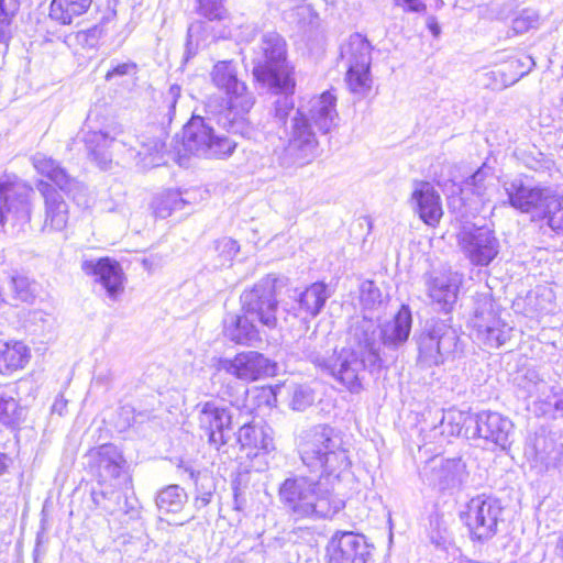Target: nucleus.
<instances>
[{"label":"nucleus","mask_w":563,"mask_h":563,"mask_svg":"<svg viewBox=\"0 0 563 563\" xmlns=\"http://www.w3.org/2000/svg\"><path fill=\"white\" fill-rule=\"evenodd\" d=\"M196 10L210 21L222 20L227 13L222 2H198Z\"/></svg>","instance_id":"603ef678"},{"label":"nucleus","mask_w":563,"mask_h":563,"mask_svg":"<svg viewBox=\"0 0 563 563\" xmlns=\"http://www.w3.org/2000/svg\"><path fill=\"white\" fill-rule=\"evenodd\" d=\"M214 251L220 266H224L233 261L240 251L238 241L223 236L214 242Z\"/></svg>","instance_id":"37998d69"},{"label":"nucleus","mask_w":563,"mask_h":563,"mask_svg":"<svg viewBox=\"0 0 563 563\" xmlns=\"http://www.w3.org/2000/svg\"><path fill=\"white\" fill-rule=\"evenodd\" d=\"M298 13H306L310 12V5H298L297 7Z\"/></svg>","instance_id":"0e129e2a"},{"label":"nucleus","mask_w":563,"mask_h":563,"mask_svg":"<svg viewBox=\"0 0 563 563\" xmlns=\"http://www.w3.org/2000/svg\"><path fill=\"white\" fill-rule=\"evenodd\" d=\"M554 301L553 289L545 285H539L526 297V312L529 314L549 313L554 309Z\"/></svg>","instance_id":"f704fd0d"},{"label":"nucleus","mask_w":563,"mask_h":563,"mask_svg":"<svg viewBox=\"0 0 563 563\" xmlns=\"http://www.w3.org/2000/svg\"><path fill=\"white\" fill-rule=\"evenodd\" d=\"M86 457L89 468L98 476L100 482L119 478L125 466L122 453L112 443L90 449Z\"/></svg>","instance_id":"b1692460"},{"label":"nucleus","mask_w":563,"mask_h":563,"mask_svg":"<svg viewBox=\"0 0 563 563\" xmlns=\"http://www.w3.org/2000/svg\"><path fill=\"white\" fill-rule=\"evenodd\" d=\"M559 549H560V551H561V552H562V554H563V537H562V538L560 539V541H559Z\"/></svg>","instance_id":"69168bd1"},{"label":"nucleus","mask_w":563,"mask_h":563,"mask_svg":"<svg viewBox=\"0 0 563 563\" xmlns=\"http://www.w3.org/2000/svg\"><path fill=\"white\" fill-rule=\"evenodd\" d=\"M457 345L454 328L443 320H431L418 338L419 361L426 366H438L456 352Z\"/></svg>","instance_id":"f8f14e48"},{"label":"nucleus","mask_w":563,"mask_h":563,"mask_svg":"<svg viewBox=\"0 0 563 563\" xmlns=\"http://www.w3.org/2000/svg\"><path fill=\"white\" fill-rule=\"evenodd\" d=\"M286 44L279 34L266 33L252 56L253 75L258 82L278 92L292 93L295 81L286 62Z\"/></svg>","instance_id":"0eeeda50"},{"label":"nucleus","mask_w":563,"mask_h":563,"mask_svg":"<svg viewBox=\"0 0 563 563\" xmlns=\"http://www.w3.org/2000/svg\"><path fill=\"white\" fill-rule=\"evenodd\" d=\"M503 506L499 499L487 495H478L467 503L462 519L473 539L486 541L497 533Z\"/></svg>","instance_id":"4468645a"},{"label":"nucleus","mask_w":563,"mask_h":563,"mask_svg":"<svg viewBox=\"0 0 563 563\" xmlns=\"http://www.w3.org/2000/svg\"><path fill=\"white\" fill-rule=\"evenodd\" d=\"M11 285L14 296L22 302H32L34 299V289L26 277L14 276L11 278Z\"/></svg>","instance_id":"09e8293b"},{"label":"nucleus","mask_w":563,"mask_h":563,"mask_svg":"<svg viewBox=\"0 0 563 563\" xmlns=\"http://www.w3.org/2000/svg\"><path fill=\"white\" fill-rule=\"evenodd\" d=\"M199 408L198 421L208 441L217 450L232 439L233 413L230 408L221 407L214 401H206Z\"/></svg>","instance_id":"aec40b11"},{"label":"nucleus","mask_w":563,"mask_h":563,"mask_svg":"<svg viewBox=\"0 0 563 563\" xmlns=\"http://www.w3.org/2000/svg\"><path fill=\"white\" fill-rule=\"evenodd\" d=\"M31 360L30 349L21 341L0 342V374L11 375L23 369Z\"/></svg>","instance_id":"7c9ffc66"},{"label":"nucleus","mask_w":563,"mask_h":563,"mask_svg":"<svg viewBox=\"0 0 563 563\" xmlns=\"http://www.w3.org/2000/svg\"><path fill=\"white\" fill-rule=\"evenodd\" d=\"M376 332L374 321L363 318L351 325L346 346L332 355L323 351V339L316 332L300 339L298 345L316 366L327 371L349 391L358 394L363 389L365 371L375 373L383 367Z\"/></svg>","instance_id":"f257e3e1"},{"label":"nucleus","mask_w":563,"mask_h":563,"mask_svg":"<svg viewBox=\"0 0 563 563\" xmlns=\"http://www.w3.org/2000/svg\"><path fill=\"white\" fill-rule=\"evenodd\" d=\"M286 285L283 278L267 275L241 295L242 312L261 324L274 329L277 327V296Z\"/></svg>","instance_id":"9d476101"},{"label":"nucleus","mask_w":563,"mask_h":563,"mask_svg":"<svg viewBox=\"0 0 563 563\" xmlns=\"http://www.w3.org/2000/svg\"><path fill=\"white\" fill-rule=\"evenodd\" d=\"M313 400V393L309 387L298 386L292 391L290 405L294 410L302 411L311 406Z\"/></svg>","instance_id":"8fccbe9b"},{"label":"nucleus","mask_w":563,"mask_h":563,"mask_svg":"<svg viewBox=\"0 0 563 563\" xmlns=\"http://www.w3.org/2000/svg\"><path fill=\"white\" fill-rule=\"evenodd\" d=\"M334 482L320 476L286 478L279 487V501L290 516L298 519H327L344 508V500L334 493Z\"/></svg>","instance_id":"7ed1b4c3"},{"label":"nucleus","mask_w":563,"mask_h":563,"mask_svg":"<svg viewBox=\"0 0 563 563\" xmlns=\"http://www.w3.org/2000/svg\"><path fill=\"white\" fill-rule=\"evenodd\" d=\"M509 205L530 213L532 220H547L548 227L563 236V196L551 187L530 186L520 179L504 185Z\"/></svg>","instance_id":"39448f33"},{"label":"nucleus","mask_w":563,"mask_h":563,"mask_svg":"<svg viewBox=\"0 0 563 563\" xmlns=\"http://www.w3.org/2000/svg\"><path fill=\"white\" fill-rule=\"evenodd\" d=\"M88 10L86 2H49V16L62 23H71L74 16L81 15Z\"/></svg>","instance_id":"58836bf2"},{"label":"nucleus","mask_w":563,"mask_h":563,"mask_svg":"<svg viewBox=\"0 0 563 563\" xmlns=\"http://www.w3.org/2000/svg\"><path fill=\"white\" fill-rule=\"evenodd\" d=\"M408 7L405 10L412 11V12H419L424 9L423 2H406Z\"/></svg>","instance_id":"680f3d73"},{"label":"nucleus","mask_w":563,"mask_h":563,"mask_svg":"<svg viewBox=\"0 0 563 563\" xmlns=\"http://www.w3.org/2000/svg\"><path fill=\"white\" fill-rule=\"evenodd\" d=\"M336 98L325 91L312 97L301 104L290 119L287 129V143L275 151L277 162L282 167H301L311 163L318 156L319 142L311 123L322 133H329L338 125Z\"/></svg>","instance_id":"f03ea898"},{"label":"nucleus","mask_w":563,"mask_h":563,"mask_svg":"<svg viewBox=\"0 0 563 563\" xmlns=\"http://www.w3.org/2000/svg\"><path fill=\"white\" fill-rule=\"evenodd\" d=\"M462 283L463 276L457 272L432 274L426 278L427 295L439 310L450 312L457 301Z\"/></svg>","instance_id":"4be33fe9"},{"label":"nucleus","mask_w":563,"mask_h":563,"mask_svg":"<svg viewBox=\"0 0 563 563\" xmlns=\"http://www.w3.org/2000/svg\"><path fill=\"white\" fill-rule=\"evenodd\" d=\"M488 176V168L482 166L466 180V189L472 190L483 202L487 199V186L485 180Z\"/></svg>","instance_id":"a18cd8bd"},{"label":"nucleus","mask_w":563,"mask_h":563,"mask_svg":"<svg viewBox=\"0 0 563 563\" xmlns=\"http://www.w3.org/2000/svg\"><path fill=\"white\" fill-rule=\"evenodd\" d=\"M19 416V405L16 400L0 393V421L4 424H9L15 421Z\"/></svg>","instance_id":"de8ad7c7"},{"label":"nucleus","mask_w":563,"mask_h":563,"mask_svg":"<svg viewBox=\"0 0 563 563\" xmlns=\"http://www.w3.org/2000/svg\"><path fill=\"white\" fill-rule=\"evenodd\" d=\"M412 327V313L407 305H402L394 318L382 325L383 344L388 349H398L409 339Z\"/></svg>","instance_id":"cd10ccee"},{"label":"nucleus","mask_w":563,"mask_h":563,"mask_svg":"<svg viewBox=\"0 0 563 563\" xmlns=\"http://www.w3.org/2000/svg\"><path fill=\"white\" fill-rule=\"evenodd\" d=\"M410 203L419 218L430 227H435L443 216L440 195L428 181L415 183Z\"/></svg>","instance_id":"393cba45"},{"label":"nucleus","mask_w":563,"mask_h":563,"mask_svg":"<svg viewBox=\"0 0 563 563\" xmlns=\"http://www.w3.org/2000/svg\"><path fill=\"white\" fill-rule=\"evenodd\" d=\"M538 15L534 12L525 10L512 20V31L515 34H522L538 24Z\"/></svg>","instance_id":"3c124183"},{"label":"nucleus","mask_w":563,"mask_h":563,"mask_svg":"<svg viewBox=\"0 0 563 563\" xmlns=\"http://www.w3.org/2000/svg\"><path fill=\"white\" fill-rule=\"evenodd\" d=\"M101 35V30L98 27H91L87 31H80L77 33L76 38L78 43L87 47H96Z\"/></svg>","instance_id":"6e6d98bb"},{"label":"nucleus","mask_w":563,"mask_h":563,"mask_svg":"<svg viewBox=\"0 0 563 563\" xmlns=\"http://www.w3.org/2000/svg\"><path fill=\"white\" fill-rule=\"evenodd\" d=\"M327 563H369L371 550L362 534L336 531L325 548Z\"/></svg>","instance_id":"412c9836"},{"label":"nucleus","mask_w":563,"mask_h":563,"mask_svg":"<svg viewBox=\"0 0 563 563\" xmlns=\"http://www.w3.org/2000/svg\"><path fill=\"white\" fill-rule=\"evenodd\" d=\"M19 2H0V43H7L10 38V24L18 11Z\"/></svg>","instance_id":"c03bdc74"},{"label":"nucleus","mask_w":563,"mask_h":563,"mask_svg":"<svg viewBox=\"0 0 563 563\" xmlns=\"http://www.w3.org/2000/svg\"><path fill=\"white\" fill-rule=\"evenodd\" d=\"M81 268L86 274L97 277L111 300H118L124 289L123 273L118 262L108 257L89 260L82 262Z\"/></svg>","instance_id":"bb28decb"},{"label":"nucleus","mask_w":563,"mask_h":563,"mask_svg":"<svg viewBox=\"0 0 563 563\" xmlns=\"http://www.w3.org/2000/svg\"><path fill=\"white\" fill-rule=\"evenodd\" d=\"M181 145L185 154L222 159L232 155L236 142L225 135L216 134L206 119L192 117L183 129Z\"/></svg>","instance_id":"6e6552de"},{"label":"nucleus","mask_w":563,"mask_h":563,"mask_svg":"<svg viewBox=\"0 0 563 563\" xmlns=\"http://www.w3.org/2000/svg\"><path fill=\"white\" fill-rule=\"evenodd\" d=\"M298 452L302 463L320 476L339 481L347 472L351 461L341 434L332 427L318 424L302 430L298 435Z\"/></svg>","instance_id":"20e7f679"},{"label":"nucleus","mask_w":563,"mask_h":563,"mask_svg":"<svg viewBox=\"0 0 563 563\" xmlns=\"http://www.w3.org/2000/svg\"><path fill=\"white\" fill-rule=\"evenodd\" d=\"M536 63L529 55H523L518 58H512L507 62L506 69L510 73L509 80H505V86L514 85L521 77L529 74L534 67Z\"/></svg>","instance_id":"79ce46f5"},{"label":"nucleus","mask_w":563,"mask_h":563,"mask_svg":"<svg viewBox=\"0 0 563 563\" xmlns=\"http://www.w3.org/2000/svg\"><path fill=\"white\" fill-rule=\"evenodd\" d=\"M562 454L563 444L558 443L555 434L552 433H537L525 448L526 457L540 474L555 467Z\"/></svg>","instance_id":"5701e85b"},{"label":"nucleus","mask_w":563,"mask_h":563,"mask_svg":"<svg viewBox=\"0 0 563 563\" xmlns=\"http://www.w3.org/2000/svg\"><path fill=\"white\" fill-rule=\"evenodd\" d=\"M10 459L4 454L0 453V475L4 474L9 467Z\"/></svg>","instance_id":"052dcab7"},{"label":"nucleus","mask_w":563,"mask_h":563,"mask_svg":"<svg viewBox=\"0 0 563 563\" xmlns=\"http://www.w3.org/2000/svg\"><path fill=\"white\" fill-rule=\"evenodd\" d=\"M254 320L243 312L232 314L224 321V335L236 344H252L260 339Z\"/></svg>","instance_id":"2f4dec72"},{"label":"nucleus","mask_w":563,"mask_h":563,"mask_svg":"<svg viewBox=\"0 0 563 563\" xmlns=\"http://www.w3.org/2000/svg\"><path fill=\"white\" fill-rule=\"evenodd\" d=\"M330 297L324 283H313L302 291L298 299L299 309L310 317H317Z\"/></svg>","instance_id":"72a5a7b5"},{"label":"nucleus","mask_w":563,"mask_h":563,"mask_svg":"<svg viewBox=\"0 0 563 563\" xmlns=\"http://www.w3.org/2000/svg\"><path fill=\"white\" fill-rule=\"evenodd\" d=\"M103 508H104V509H107V510H109L110 512H113V511H114V509L109 508V507H107V506H103Z\"/></svg>","instance_id":"338daca9"},{"label":"nucleus","mask_w":563,"mask_h":563,"mask_svg":"<svg viewBox=\"0 0 563 563\" xmlns=\"http://www.w3.org/2000/svg\"><path fill=\"white\" fill-rule=\"evenodd\" d=\"M187 501V494L178 485H169L162 489L156 497V505L161 512L177 514Z\"/></svg>","instance_id":"e433bc0d"},{"label":"nucleus","mask_w":563,"mask_h":563,"mask_svg":"<svg viewBox=\"0 0 563 563\" xmlns=\"http://www.w3.org/2000/svg\"><path fill=\"white\" fill-rule=\"evenodd\" d=\"M372 46L361 34L350 36L341 47V57L347 66L346 84L349 89L358 96H365L372 88L371 63Z\"/></svg>","instance_id":"ddd939ff"},{"label":"nucleus","mask_w":563,"mask_h":563,"mask_svg":"<svg viewBox=\"0 0 563 563\" xmlns=\"http://www.w3.org/2000/svg\"><path fill=\"white\" fill-rule=\"evenodd\" d=\"M190 478L196 481L197 496L195 498V506L200 509L210 504L213 495V485L211 478L201 473H195L192 470L189 471Z\"/></svg>","instance_id":"a19ab883"},{"label":"nucleus","mask_w":563,"mask_h":563,"mask_svg":"<svg viewBox=\"0 0 563 563\" xmlns=\"http://www.w3.org/2000/svg\"><path fill=\"white\" fill-rule=\"evenodd\" d=\"M66 406V402L60 400V401H55L54 405H53V411H58L59 415H62V411L63 409L65 408Z\"/></svg>","instance_id":"e2e57ef3"},{"label":"nucleus","mask_w":563,"mask_h":563,"mask_svg":"<svg viewBox=\"0 0 563 563\" xmlns=\"http://www.w3.org/2000/svg\"><path fill=\"white\" fill-rule=\"evenodd\" d=\"M236 442L241 449L249 450L250 455H257L260 452L269 453L274 450V440L271 428L253 423H244L238 431Z\"/></svg>","instance_id":"c756f323"},{"label":"nucleus","mask_w":563,"mask_h":563,"mask_svg":"<svg viewBox=\"0 0 563 563\" xmlns=\"http://www.w3.org/2000/svg\"><path fill=\"white\" fill-rule=\"evenodd\" d=\"M186 203L179 191L168 190L154 199L153 209L157 217L165 219L173 211L181 210Z\"/></svg>","instance_id":"ea45409f"},{"label":"nucleus","mask_w":563,"mask_h":563,"mask_svg":"<svg viewBox=\"0 0 563 563\" xmlns=\"http://www.w3.org/2000/svg\"><path fill=\"white\" fill-rule=\"evenodd\" d=\"M211 76L214 85L229 96V107L218 117L219 125L234 134L249 135L251 128L246 114L254 106V97L238 79L235 66L232 62H219Z\"/></svg>","instance_id":"423d86ee"},{"label":"nucleus","mask_w":563,"mask_h":563,"mask_svg":"<svg viewBox=\"0 0 563 563\" xmlns=\"http://www.w3.org/2000/svg\"><path fill=\"white\" fill-rule=\"evenodd\" d=\"M464 256L474 266H487L499 253L494 231L486 227H463L457 235Z\"/></svg>","instance_id":"dca6fc26"},{"label":"nucleus","mask_w":563,"mask_h":563,"mask_svg":"<svg viewBox=\"0 0 563 563\" xmlns=\"http://www.w3.org/2000/svg\"><path fill=\"white\" fill-rule=\"evenodd\" d=\"M44 199H45V219L43 231H62L66 228L69 212L68 206L62 195L49 185H43Z\"/></svg>","instance_id":"c85d7f7f"},{"label":"nucleus","mask_w":563,"mask_h":563,"mask_svg":"<svg viewBox=\"0 0 563 563\" xmlns=\"http://www.w3.org/2000/svg\"><path fill=\"white\" fill-rule=\"evenodd\" d=\"M192 30H194V26H190L188 29V38H187V43H186V54H187V58L190 56V55H195L196 54V47H194L192 45Z\"/></svg>","instance_id":"bf43d9fd"},{"label":"nucleus","mask_w":563,"mask_h":563,"mask_svg":"<svg viewBox=\"0 0 563 563\" xmlns=\"http://www.w3.org/2000/svg\"><path fill=\"white\" fill-rule=\"evenodd\" d=\"M474 420L475 416H472L470 412L451 408L443 412L440 423L442 433L460 435L463 427L467 423H474Z\"/></svg>","instance_id":"4c0bfd02"},{"label":"nucleus","mask_w":563,"mask_h":563,"mask_svg":"<svg viewBox=\"0 0 563 563\" xmlns=\"http://www.w3.org/2000/svg\"><path fill=\"white\" fill-rule=\"evenodd\" d=\"M471 324L475 338L488 347L504 345L512 334V328L495 313L487 296L478 300Z\"/></svg>","instance_id":"2eb2a0df"},{"label":"nucleus","mask_w":563,"mask_h":563,"mask_svg":"<svg viewBox=\"0 0 563 563\" xmlns=\"http://www.w3.org/2000/svg\"><path fill=\"white\" fill-rule=\"evenodd\" d=\"M476 433L479 438L506 449L510 444L514 423L498 412L483 411L475 416Z\"/></svg>","instance_id":"a878e982"},{"label":"nucleus","mask_w":563,"mask_h":563,"mask_svg":"<svg viewBox=\"0 0 563 563\" xmlns=\"http://www.w3.org/2000/svg\"><path fill=\"white\" fill-rule=\"evenodd\" d=\"M360 299L364 307L374 308L382 302V292L372 280H364L360 287Z\"/></svg>","instance_id":"49530a36"},{"label":"nucleus","mask_w":563,"mask_h":563,"mask_svg":"<svg viewBox=\"0 0 563 563\" xmlns=\"http://www.w3.org/2000/svg\"><path fill=\"white\" fill-rule=\"evenodd\" d=\"M426 23H427V27L432 33V35L434 37H439V35L441 33V29H440V25H439L437 19L434 16H432V15L428 16Z\"/></svg>","instance_id":"13d9d810"},{"label":"nucleus","mask_w":563,"mask_h":563,"mask_svg":"<svg viewBox=\"0 0 563 563\" xmlns=\"http://www.w3.org/2000/svg\"><path fill=\"white\" fill-rule=\"evenodd\" d=\"M33 189L21 183L0 185V227L22 225L31 219Z\"/></svg>","instance_id":"6ab92c4d"},{"label":"nucleus","mask_w":563,"mask_h":563,"mask_svg":"<svg viewBox=\"0 0 563 563\" xmlns=\"http://www.w3.org/2000/svg\"><path fill=\"white\" fill-rule=\"evenodd\" d=\"M33 166L40 174L46 176L55 183L60 190L67 194L73 192L79 186L78 181L71 178L54 159L42 154L34 155Z\"/></svg>","instance_id":"473e14b6"},{"label":"nucleus","mask_w":563,"mask_h":563,"mask_svg":"<svg viewBox=\"0 0 563 563\" xmlns=\"http://www.w3.org/2000/svg\"><path fill=\"white\" fill-rule=\"evenodd\" d=\"M180 91L181 89L178 85H173L166 93L165 102L168 107L169 120H172V113L175 111L177 100L180 97Z\"/></svg>","instance_id":"4d7b16f0"},{"label":"nucleus","mask_w":563,"mask_h":563,"mask_svg":"<svg viewBox=\"0 0 563 563\" xmlns=\"http://www.w3.org/2000/svg\"><path fill=\"white\" fill-rule=\"evenodd\" d=\"M294 110V102L287 96L280 97L276 100L274 107V119L277 123L286 125L287 118Z\"/></svg>","instance_id":"864d4df0"},{"label":"nucleus","mask_w":563,"mask_h":563,"mask_svg":"<svg viewBox=\"0 0 563 563\" xmlns=\"http://www.w3.org/2000/svg\"><path fill=\"white\" fill-rule=\"evenodd\" d=\"M538 402L543 413L563 417V387L541 382L538 385Z\"/></svg>","instance_id":"c9c22d12"},{"label":"nucleus","mask_w":563,"mask_h":563,"mask_svg":"<svg viewBox=\"0 0 563 563\" xmlns=\"http://www.w3.org/2000/svg\"><path fill=\"white\" fill-rule=\"evenodd\" d=\"M217 368L243 382H255L276 374V363L254 351L242 352L233 358H219Z\"/></svg>","instance_id":"f3484780"},{"label":"nucleus","mask_w":563,"mask_h":563,"mask_svg":"<svg viewBox=\"0 0 563 563\" xmlns=\"http://www.w3.org/2000/svg\"><path fill=\"white\" fill-rule=\"evenodd\" d=\"M137 71V65L133 62L119 63L113 65L104 76L107 81H111L115 77H123L135 75Z\"/></svg>","instance_id":"5fc2aeb1"},{"label":"nucleus","mask_w":563,"mask_h":563,"mask_svg":"<svg viewBox=\"0 0 563 563\" xmlns=\"http://www.w3.org/2000/svg\"><path fill=\"white\" fill-rule=\"evenodd\" d=\"M421 476L441 492L457 490L467 479L466 464L461 457H433L423 466Z\"/></svg>","instance_id":"a211bd4d"},{"label":"nucleus","mask_w":563,"mask_h":563,"mask_svg":"<svg viewBox=\"0 0 563 563\" xmlns=\"http://www.w3.org/2000/svg\"><path fill=\"white\" fill-rule=\"evenodd\" d=\"M457 345L454 328L443 320H431L418 338L419 361L426 366H438L456 352Z\"/></svg>","instance_id":"9b49d317"},{"label":"nucleus","mask_w":563,"mask_h":563,"mask_svg":"<svg viewBox=\"0 0 563 563\" xmlns=\"http://www.w3.org/2000/svg\"><path fill=\"white\" fill-rule=\"evenodd\" d=\"M121 133V125L114 119L104 115L100 109L89 111L82 129V142L88 157L101 169L110 167V147Z\"/></svg>","instance_id":"1a4fd4ad"}]
</instances>
